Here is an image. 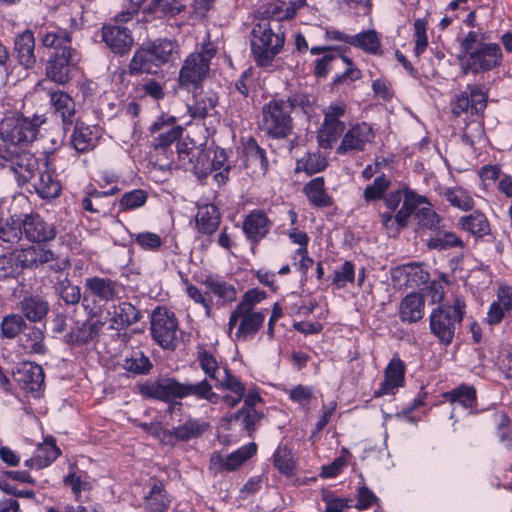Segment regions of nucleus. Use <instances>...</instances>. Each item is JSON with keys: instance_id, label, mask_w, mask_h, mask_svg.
Returning <instances> with one entry per match:
<instances>
[{"instance_id": "f257e3e1", "label": "nucleus", "mask_w": 512, "mask_h": 512, "mask_svg": "<svg viewBox=\"0 0 512 512\" xmlns=\"http://www.w3.org/2000/svg\"><path fill=\"white\" fill-rule=\"evenodd\" d=\"M274 32L269 23H256L251 32L250 47L252 57L259 68L272 65L275 57L283 50L285 44V32Z\"/></svg>"}, {"instance_id": "f03ea898", "label": "nucleus", "mask_w": 512, "mask_h": 512, "mask_svg": "<svg viewBox=\"0 0 512 512\" xmlns=\"http://www.w3.org/2000/svg\"><path fill=\"white\" fill-rule=\"evenodd\" d=\"M466 314V303L462 296H455L451 305L443 304L433 309L430 315V330L443 345L452 343L456 326Z\"/></svg>"}, {"instance_id": "7ed1b4c3", "label": "nucleus", "mask_w": 512, "mask_h": 512, "mask_svg": "<svg viewBox=\"0 0 512 512\" xmlns=\"http://www.w3.org/2000/svg\"><path fill=\"white\" fill-rule=\"evenodd\" d=\"M152 339L163 349L174 351L176 349V332L178 320L175 313L165 306H157L151 315Z\"/></svg>"}, {"instance_id": "20e7f679", "label": "nucleus", "mask_w": 512, "mask_h": 512, "mask_svg": "<svg viewBox=\"0 0 512 512\" xmlns=\"http://www.w3.org/2000/svg\"><path fill=\"white\" fill-rule=\"evenodd\" d=\"M263 120L268 125L267 133L274 139L286 138L292 129L291 110H286V101L272 99L262 107Z\"/></svg>"}, {"instance_id": "39448f33", "label": "nucleus", "mask_w": 512, "mask_h": 512, "mask_svg": "<svg viewBox=\"0 0 512 512\" xmlns=\"http://www.w3.org/2000/svg\"><path fill=\"white\" fill-rule=\"evenodd\" d=\"M39 124L23 115L7 117L0 124V136L5 143L21 145L36 139Z\"/></svg>"}, {"instance_id": "423d86ee", "label": "nucleus", "mask_w": 512, "mask_h": 512, "mask_svg": "<svg viewBox=\"0 0 512 512\" xmlns=\"http://www.w3.org/2000/svg\"><path fill=\"white\" fill-rule=\"evenodd\" d=\"M501 47L497 43L482 42L478 47L470 52L465 64L463 65V73L478 74L495 69L502 62Z\"/></svg>"}, {"instance_id": "0eeeda50", "label": "nucleus", "mask_w": 512, "mask_h": 512, "mask_svg": "<svg viewBox=\"0 0 512 512\" xmlns=\"http://www.w3.org/2000/svg\"><path fill=\"white\" fill-rule=\"evenodd\" d=\"M77 50L64 49L60 53L50 52L46 66V78L58 85H66L72 78V71L76 68L79 59H76Z\"/></svg>"}, {"instance_id": "6e6552de", "label": "nucleus", "mask_w": 512, "mask_h": 512, "mask_svg": "<svg viewBox=\"0 0 512 512\" xmlns=\"http://www.w3.org/2000/svg\"><path fill=\"white\" fill-rule=\"evenodd\" d=\"M257 453V444L250 442L232 453L224 456L220 451H214L209 459V471L214 475L234 472Z\"/></svg>"}, {"instance_id": "1a4fd4ad", "label": "nucleus", "mask_w": 512, "mask_h": 512, "mask_svg": "<svg viewBox=\"0 0 512 512\" xmlns=\"http://www.w3.org/2000/svg\"><path fill=\"white\" fill-rule=\"evenodd\" d=\"M138 393L144 399L169 401L171 398L181 399V382L175 377L158 376L137 384Z\"/></svg>"}, {"instance_id": "9d476101", "label": "nucleus", "mask_w": 512, "mask_h": 512, "mask_svg": "<svg viewBox=\"0 0 512 512\" xmlns=\"http://www.w3.org/2000/svg\"><path fill=\"white\" fill-rule=\"evenodd\" d=\"M13 379L26 393L40 397L44 391L45 374L41 365L32 361H23L12 373Z\"/></svg>"}, {"instance_id": "9b49d317", "label": "nucleus", "mask_w": 512, "mask_h": 512, "mask_svg": "<svg viewBox=\"0 0 512 512\" xmlns=\"http://www.w3.org/2000/svg\"><path fill=\"white\" fill-rule=\"evenodd\" d=\"M89 318L83 322H77L75 327H72L67 332L62 341L70 347H81L89 344L94 339L98 338L105 322L102 320L91 321L96 315V312L91 308L88 312Z\"/></svg>"}, {"instance_id": "f8f14e48", "label": "nucleus", "mask_w": 512, "mask_h": 512, "mask_svg": "<svg viewBox=\"0 0 512 512\" xmlns=\"http://www.w3.org/2000/svg\"><path fill=\"white\" fill-rule=\"evenodd\" d=\"M209 70L210 68L207 66L206 60H202L199 55L189 54L179 71V86L185 89L191 85L194 89L201 88L203 81L208 76Z\"/></svg>"}, {"instance_id": "ddd939ff", "label": "nucleus", "mask_w": 512, "mask_h": 512, "mask_svg": "<svg viewBox=\"0 0 512 512\" xmlns=\"http://www.w3.org/2000/svg\"><path fill=\"white\" fill-rule=\"evenodd\" d=\"M406 365L399 357H393L384 369V380L374 390L373 398L385 395H394L396 391L405 385Z\"/></svg>"}, {"instance_id": "4468645a", "label": "nucleus", "mask_w": 512, "mask_h": 512, "mask_svg": "<svg viewBox=\"0 0 512 512\" xmlns=\"http://www.w3.org/2000/svg\"><path fill=\"white\" fill-rule=\"evenodd\" d=\"M23 223L24 235L30 242L41 244L56 238L55 225L46 221L38 213L25 214Z\"/></svg>"}, {"instance_id": "2eb2a0df", "label": "nucleus", "mask_w": 512, "mask_h": 512, "mask_svg": "<svg viewBox=\"0 0 512 512\" xmlns=\"http://www.w3.org/2000/svg\"><path fill=\"white\" fill-rule=\"evenodd\" d=\"M102 41L118 56L128 54L134 43L132 32L127 27L104 24L101 28Z\"/></svg>"}, {"instance_id": "dca6fc26", "label": "nucleus", "mask_w": 512, "mask_h": 512, "mask_svg": "<svg viewBox=\"0 0 512 512\" xmlns=\"http://www.w3.org/2000/svg\"><path fill=\"white\" fill-rule=\"evenodd\" d=\"M181 164L186 171H191L198 179L202 180L211 173L210 157L212 149L206 145L191 147L190 153H182Z\"/></svg>"}, {"instance_id": "f3484780", "label": "nucleus", "mask_w": 512, "mask_h": 512, "mask_svg": "<svg viewBox=\"0 0 512 512\" xmlns=\"http://www.w3.org/2000/svg\"><path fill=\"white\" fill-rule=\"evenodd\" d=\"M271 225L272 222L267 214L263 210L255 209L244 218L242 230L247 240L253 246H257L269 233Z\"/></svg>"}, {"instance_id": "a211bd4d", "label": "nucleus", "mask_w": 512, "mask_h": 512, "mask_svg": "<svg viewBox=\"0 0 512 512\" xmlns=\"http://www.w3.org/2000/svg\"><path fill=\"white\" fill-rule=\"evenodd\" d=\"M122 285L113 279L93 276L85 280V294L83 301L87 300L86 292L98 298L100 301L110 302L119 298Z\"/></svg>"}, {"instance_id": "6ab92c4d", "label": "nucleus", "mask_w": 512, "mask_h": 512, "mask_svg": "<svg viewBox=\"0 0 512 512\" xmlns=\"http://www.w3.org/2000/svg\"><path fill=\"white\" fill-rule=\"evenodd\" d=\"M26 258L22 249H14L0 255V281L9 279L19 280L23 278L26 266Z\"/></svg>"}, {"instance_id": "aec40b11", "label": "nucleus", "mask_w": 512, "mask_h": 512, "mask_svg": "<svg viewBox=\"0 0 512 512\" xmlns=\"http://www.w3.org/2000/svg\"><path fill=\"white\" fill-rule=\"evenodd\" d=\"M14 52L18 63L25 69H32L36 64L35 37L30 29L16 35Z\"/></svg>"}, {"instance_id": "412c9836", "label": "nucleus", "mask_w": 512, "mask_h": 512, "mask_svg": "<svg viewBox=\"0 0 512 512\" xmlns=\"http://www.w3.org/2000/svg\"><path fill=\"white\" fill-rule=\"evenodd\" d=\"M21 315L31 323H40L46 319L50 305L47 300L38 294H30L19 302Z\"/></svg>"}, {"instance_id": "4be33fe9", "label": "nucleus", "mask_w": 512, "mask_h": 512, "mask_svg": "<svg viewBox=\"0 0 512 512\" xmlns=\"http://www.w3.org/2000/svg\"><path fill=\"white\" fill-rule=\"evenodd\" d=\"M161 66L158 65L156 60H154L153 55H151L150 50L147 48V45L143 42L139 45L128 64L127 72L131 76L141 75V74H156Z\"/></svg>"}, {"instance_id": "5701e85b", "label": "nucleus", "mask_w": 512, "mask_h": 512, "mask_svg": "<svg viewBox=\"0 0 512 512\" xmlns=\"http://www.w3.org/2000/svg\"><path fill=\"white\" fill-rule=\"evenodd\" d=\"M209 428V423L200 419L188 417L184 424L164 431V437L174 438L176 441L187 442L201 437Z\"/></svg>"}, {"instance_id": "b1692460", "label": "nucleus", "mask_w": 512, "mask_h": 512, "mask_svg": "<svg viewBox=\"0 0 512 512\" xmlns=\"http://www.w3.org/2000/svg\"><path fill=\"white\" fill-rule=\"evenodd\" d=\"M442 218L433 209L432 203L426 196L418 195V234L425 236L426 230L438 231Z\"/></svg>"}, {"instance_id": "393cba45", "label": "nucleus", "mask_w": 512, "mask_h": 512, "mask_svg": "<svg viewBox=\"0 0 512 512\" xmlns=\"http://www.w3.org/2000/svg\"><path fill=\"white\" fill-rule=\"evenodd\" d=\"M242 154L245 157V167L250 164H259V172L266 175L269 171V160L264 148L259 146L257 140L253 136L241 138Z\"/></svg>"}, {"instance_id": "a878e982", "label": "nucleus", "mask_w": 512, "mask_h": 512, "mask_svg": "<svg viewBox=\"0 0 512 512\" xmlns=\"http://www.w3.org/2000/svg\"><path fill=\"white\" fill-rule=\"evenodd\" d=\"M38 38L43 47L52 49V52L60 53L64 49L74 51L72 47V33L67 29L43 30L38 32Z\"/></svg>"}, {"instance_id": "bb28decb", "label": "nucleus", "mask_w": 512, "mask_h": 512, "mask_svg": "<svg viewBox=\"0 0 512 512\" xmlns=\"http://www.w3.org/2000/svg\"><path fill=\"white\" fill-rule=\"evenodd\" d=\"M221 214L219 208L214 205H205L198 209L195 217L196 229L200 234L211 236L220 226Z\"/></svg>"}, {"instance_id": "cd10ccee", "label": "nucleus", "mask_w": 512, "mask_h": 512, "mask_svg": "<svg viewBox=\"0 0 512 512\" xmlns=\"http://www.w3.org/2000/svg\"><path fill=\"white\" fill-rule=\"evenodd\" d=\"M302 191L309 203L315 208H328L333 205V198L325 189V179L323 176L311 179L304 185Z\"/></svg>"}, {"instance_id": "c85d7f7f", "label": "nucleus", "mask_w": 512, "mask_h": 512, "mask_svg": "<svg viewBox=\"0 0 512 512\" xmlns=\"http://www.w3.org/2000/svg\"><path fill=\"white\" fill-rule=\"evenodd\" d=\"M457 224L463 231L471 234L475 238H483L491 233L488 218L479 210H475L469 215L460 217Z\"/></svg>"}, {"instance_id": "c756f323", "label": "nucleus", "mask_w": 512, "mask_h": 512, "mask_svg": "<svg viewBox=\"0 0 512 512\" xmlns=\"http://www.w3.org/2000/svg\"><path fill=\"white\" fill-rule=\"evenodd\" d=\"M153 55L158 65L162 66L174 60V54H178L179 45L169 38H157L144 42Z\"/></svg>"}, {"instance_id": "7c9ffc66", "label": "nucleus", "mask_w": 512, "mask_h": 512, "mask_svg": "<svg viewBox=\"0 0 512 512\" xmlns=\"http://www.w3.org/2000/svg\"><path fill=\"white\" fill-rule=\"evenodd\" d=\"M120 366L136 376L148 375L154 367L150 358L140 349H133L123 358Z\"/></svg>"}, {"instance_id": "2f4dec72", "label": "nucleus", "mask_w": 512, "mask_h": 512, "mask_svg": "<svg viewBox=\"0 0 512 512\" xmlns=\"http://www.w3.org/2000/svg\"><path fill=\"white\" fill-rule=\"evenodd\" d=\"M50 99L55 111L60 113L64 130H69L70 126L73 125L75 115L73 98L68 93L58 90L51 93Z\"/></svg>"}, {"instance_id": "473e14b6", "label": "nucleus", "mask_w": 512, "mask_h": 512, "mask_svg": "<svg viewBox=\"0 0 512 512\" xmlns=\"http://www.w3.org/2000/svg\"><path fill=\"white\" fill-rule=\"evenodd\" d=\"M264 311L243 312L242 319L235 333L237 340H247L254 337L262 328L265 321Z\"/></svg>"}, {"instance_id": "72a5a7b5", "label": "nucleus", "mask_w": 512, "mask_h": 512, "mask_svg": "<svg viewBox=\"0 0 512 512\" xmlns=\"http://www.w3.org/2000/svg\"><path fill=\"white\" fill-rule=\"evenodd\" d=\"M35 192L41 199L51 200L59 197L62 186L52 172H39L37 181L33 184Z\"/></svg>"}, {"instance_id": "f704fd0d", "label": "nucleus", "mask_w": 512, "mask_h": 512, "mask_svg": "<svg viewBox=\"0 0 512 512\" xmlns=\"http://www.w3.org/2000/svg\"><path fill=\"white\" fill-rule=\"evenodd\" d=\"M434 236L428 238L421 235V240L425 243L430 250H446L453 247L463 249L465 247L464 241L458 237L454 232L446 231L440 232L435 231Z\"/></svg>"}, {"instance_id": "c9c22d12", "label": "nucleus", "mask_w": 512, "mask_h": 512, "mask_svg": "<svg viewBox=\"0 0 512 512\" xmlns=\"http://www.w3.org/2000/svg\"><path fill=\"white\" fill-rule=\"evenodd\" d=\"M24 215H11L4 221L0 218V240L7 243H17L24 234Z\"/></svg>"}, {"instance_id": "e433bc0d", "label": "nucleus", "mask_w": 512, "mask_h": 512, "mask_svg": "<svg viewBox=\"0 0 512 512\" xmlns=\"http://www.w3.org/2000/svg\"><path fill=\"white\" fill-rule=\"evenodd\" d=\"M349 45L373 55L382 53L381 40L374 29L364 30L356 35H351Z\"/></svg>"}, {"instance_id": "4c0bfd02", "label": "nucleus", "mask_w": 512, "mask_h": 512, "mask_svg": "<svg viewBox=\"0 0 512 512\" xmlns=\"http://www.w3.org/2000/svg\"><path fill=\"white\" fill-rule=\"evenodd\" d=\"M93 132L90 126L80 120H76L71 134L72 147L81 154L87 153L94 148L92 142Z\"/></svg>"}, {"instance_id": "58836bf2", "label": "nucleus", "mask_w": 512, "mask_h": 512, "mask_svg": "<svg viewBox=\"0 0 512 512\" xmlns=\"http://www.w3.org/2000/svg\"><path fill=\"white\" fill-rule=\"evenodd\" d=\"M22 250L27 259L25 264L28 270H35L43 264L56 260L55 253L44 245H31Z\"/></svg>"}, {"instance_id": "ea45409f", "label": "nucleus", "mask_w": 512, "mask_h": 512, "mask_svg": "<svg viewBox=\"0 0 512 512\" xmlns=\"http://www.w3.org/2000/svg\"><path fill=\"white\" fill-rule=\"evenodd\" d=\"M142 318L141 312L130 302H120L115 309V315L111 321L116 324V329L127 328Z\"/></svg>"}, {"instance_id": "a19ab883", "label": "nucleus", "mask_w": 512, "mask_h": 512, "mask_svg": "<svg viewBox=\"0 0 512 512\" xmlns=\"http://www.w3.org/2000/svg\"><path fill=\"white\" fill-rule=\"evenodd\" d=\"M327 167L328 161L319 151L314 153L307 152L303 158L296 161L295 173L303 171L306 175L312 176L323 172Z\"/></svg>"}, {"instance_id": "79ce46f5", "label": "nucleus", "mask_w": 512, "mask_h": 512, "mask_svg": "<svg viewBox=\"0 0 512 512\" xmlns=\"http://www.w3.org/2000/svg\"><path fill=\"white\" fill-rule=\"evenodd\" d=\"M444 397L451 404H458L465 409H472L477 401L476 389L471 385L465 384L446 392Z\"/></svg>"}, {"instance_id": "37998d69", "label": "nucleus", "mask_w": 512, "mask_h": 512, "mask_svg": "<svg viewBox=\"0 0 512 512\" xmlns=\"http://www.w3.org/2000/svg\"><path fill=\"white\" fill-rule=\"evenodd\" d=\"M203 284L224 303H231L237 298V289L234 285L221 280L220 277L207 276Z\"/></svg>"}, {"instance_id": "c03bdc74", "label": "nucleus", "mask_w": 512, "mask_h": 512, "mask_svg": "<svg viewBox=\"0 0 512 512\" xmlns=\"http://www.w3.org/2000/svg\"><path fill=\"white\" fill-rule=\"evenodd\" d=\"M273 464L278 471L292 477L295 474L296 462L292 455V450L287 445H279L273 454Z\"/></svg>"}, {"instance_id": "a18cd8bd", "label": "nucleus", "mask_w": 512, "mask_h": 512, "mask_svg": "<svg viewBox=\"0 0 512 512\" xmlns=\"http://www.w3.org/2000/svg\"><path fill=\"white\" fill-rule=\"evenodd\" d=\"M27 328L25 318L18 313L5 315L0 323L1 336L5 339H14Z\"/></svg>"}, {"instance_id": "49530a36", "label": "nucleus", "mask_w": 512, "mask_h": 512, "mask_svg": "<svg viewBox=\"0 0 512 512\" xmlns=\"http://www.w3.org/2000/svg\"><path fill=\"white\" fill-rule=\"evenodd\" d=\"M45 330L46 325L43 324L42 328L35 325H28L23 332L26 341L31 342L29 352L31 354L45 355L48 348L45 345Z\"/></svg>"}, {"instance_id": "de8ad7c7", "label": "nucleus", "mask_w": 512, "mask_h": 512, "mask_svg": "<svg viewBox=\"0 0 512 512\" xmlns=\"http://www.w3.org/2000/svg\"><path fill=\"white\" fill-rule=\"evenodd\" d=\"M443 297V286L439 281L434 280L425 283L424 287L418 292V319L422 317L419 313L421 312V306H423L425 302L436 304L441 302Z\"/></svg>"}, {"instance_id": "09e8293b", "label": "nucleus", "mask_w": 512, "mask_h": 512, "mask_svg": "<svg viewBox=\"0 0 512 512\" xmlns=\"http://www.w3.org/2000/svg\"><path fill=\"white\" fill-rule=\"evenodd\" d=\"M390 274L395 287L402 288L412 286V282L416 281V262H410L391 268Z\"/></svg>"}, {"instance_id": "8fccbe9b", "label": "nucleus", "mask_w": 512, "mask_h": 512, "mask_svg": "<svg viewBox=\"0 0 512 512\" xmlns=\"http://www.w3.org/2000/svg\"><path fill=\"white\" fill-rule=\"evenodd\" d=\"M416 213V191L405 188L404 202L402 208L395 215L394 222L396 224V231L405 228L408 219L411 215Z\"/></svg>"}, {"instance_id": "3c124183", "label": "nucleus", "mask_w": 512, "mask_h": 512, "mask_svg": "<svg viewBox=\"0 0 512 512\" xmlns=\"http://www.w3.org/2000/svg\"><path fill=\"white\" fill-rule=\"evenodd\" d=\"M147 199L148 192L143 189L125 192L118 201V213L138 209L145 205Z\"/></svg>"}, {"instance_id": "603ef678", "label": "nucleus", "mask_w": 512, "mask_h": 512, "mask_svg": "<svg viewBox=\"0 0 512 512\" xmlns=\"http://www.w3.org/2000/svg\"><path fill=\"white\" fill-rule=\"evenodd\" d=\"M446 200L462 211H470L474 208V200L471 195L461 187L447 188L444 192Z\"/></svg>"}, {"instance_id": "864d4df0", "label": "nucleus", "mask_w": 512, "mask_h": 512, "mask_svg": "<svg viewBox=\"0 0 512 512\" xmlns=\"http://www.w3.org/2000/svg\"><path fill=\"white\" fill-rule=\"evenodd\" d=\"M390 184L391 181L384 174L377 176L373 183L365 188L363 194L364 199L367 202L383 199Z\"/></svg>"}, {"instance_id": "5fc2aeb1", "label": "nucleus", "mask_w": 512, "mask_h": 512, "mask_svg": "<svg viewBox=\"0 0 512 512\" xmlns=\"http://www.w3.org/2000/svg\"><path fill=\"white\" fill-rule=\"evenodd\" d=\"M58 295L66 305H76L81 300V290L77 285H73L68 278L58 282L56 287Z\"/></svg>"}, {"instance_id": "6e6d98bb", "label": "nucleus", "mask_w": 512, "mask_h": 512, "mask_svg": "<svg viewBox=\"0 0 512 512\" xmlns=\"http://www.w3.org/2000/svg\"><path fill=\"white\" fill-rule=\"evenodd\" d=\"M224 373L225 377L223 380H216V387L217 388H224L226 390H229L230 392L238 395V396H245L246 392V386L245 384L237 378L235 375L232 374L231 370L228 366L224 367Z\"/></svg>"}, {"instance_id": "4d7b16f0", "label": "nucleus", "mask_w": 512, "mask_h": 512, "mask_svg": "<svg viewBox=\"0 0 512 512\" xmlns=\"http://www.w3.org/2000/svg\"><path fill=\"white\" fill-rule=\"evenodd\" d=\"M266 298V291L259 288H252L244 293L241 301L237 304V307L243 312H253L255 306Z\"/></svg>"}, {"instance_id": "13d9d810", "label": "nucleus", "mask_w": 512, "mask_h": 512, "mask_svg": "<svg viewBox=\"0 0 512 512\" xmlns=\"http://www.w3.org/2000/svg\"><path fill=\"white\" fill-rule=\"evenodd\" d=\"M218 104V96L213 93L201 100H197L193 107H189V112L194 119H205L208 111L214 109Z\"/></svg>"}, {"instance_id": "bf43d9fd", "label": "nucleus", "mask_w": 512, "mask_h": 512, "mask_svg": "<svg viewBox=\"0 0 512 512\" xmlns=\"http://www.w3.org/2000/svg\"><path fill=\"white\" fill-rule=\"evenodd\" d=\"M100 192L96 188L89 187V195L94 198V214L102 215L103 217L112 216L117 205L116 201L110 200L103 195L96 196L94 193Z\"/></svg>"}, {"instance_id": "052dcab7", "label": "nucleus", "mask_w": 512, "mask_h": 512, "mask_svg": "<svg viewBox=\"0 0 512 512\" xmlns=\"http://www.w3.org/2000/svg\"><path fill=\"white\" fill-rule=\"evenodd\" d=\"M197 360L199 362L201 369L207 376H209L213 380H218L216 373L219 368V365L216 358L210 351L204 348H200V350L197 353Z\"/></svg>"}, {"instance_id": "680f3d73", "label": "nucleus", "mask_w": 512, "mask_h": 512, "mask_svg": "<svg viewBox=\"0 0 512 512\" xmlns=\"http://www.w3.org/2000/svg\"><path fill=\"white\" fill-rule=\"evenodd\" d=\"M416 290L408 293L400 302L399 316L403 322H416Z\"/></svg>"}, {"instance_id": "e2e57ef3", "label": "nucleus", "mask_w": 512, "mask_h": 512, "mask_svg": "<svg viewBox=\"0 0 512 512\" xmlns=\"http://www.w3.org/2000/svg\"><path fill=\"white\" fill-rule=\"evenodd\" d=\"M183 131L184 128L182 126H173L167 132L161 133L158 137L154 138L152 147L154 150L168 148L172 143L181 138Z\"/></svg>"}, {"instance_id": "0e129e2a", "label": "nucleus", "mask_w": 512, "mask_h": 512, "mask_svg": "<svg viewBox=\"0 0 512 512\" xmlns=\"http://www.w3.org/2000/svg\"><path fill=\"white\" fill-rule=\"evenodd\" d=\"M285 5V2H279V3H271L266 6V8L263 11L259 12V22L269 23L271 21H278L281 22L283 20H288L287 18H284L285 15V9L283 6Z\"/></svg>"}, {"instance_id": "69168bd1", "label": "nucleus", "mask_w": 512, "mask_h": 512, "mask_svg": "<svg viewBox=\"0 0 512 512\" xmlns=\"http://www.w3.org/2000/svg\"><path fill=\"white\" fill-rule=\"evenodd\" d=\"M510 313V310L493 301L487 310L484 322L490 327L498 326Z\"/></svg>"}, {"instance_id": "338daca9", "label": "nucleus", "mask_w": 512, "mask_h": 512, "mask_svg": "<svg viewBox=\"0 0 512 512\" xmlns=\"http://www.w3.org/2000/svg\"><path fill=\"white\" fill-rule=\"evenodd\" d=\"M210 383L207 379H203L198 383H182L181 382V399L188 396H195L198 399H204L206 393H208Z\"/></svg>"}, {"instance_id": "774afa93", "label": "nucleus", "mask_w": 512, "mask_h": 512, "mask_svg": "<svg viewBox=\"0 0 512 512\" xmlns=\"http://www.w3.org/2000/svg\"><path fill=\"white\" fill-rule=\"evenodd\" d=\"M322 500L326 503L325 512H343L352 501L350 498L336 497L331 492L323 493Z\"/></svg>"}]
</instances>
